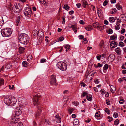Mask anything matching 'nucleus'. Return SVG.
Returning a JSON list of instances; mask_svg holds the SVG:
<instances>
[{"instance_id": "f257e3e1", "label": "nucleus", "mask_w": 126, "mask_h": 126, "mask_svg": "<svg viewBox=\"0 0 126 126\" xmlns=\"http://www.w3.org/2000/svg\"><path fill=\"white\" fill-rule=\"evenodd\" d=\"M4 101L6 105L11 106H14L17 102L16 99L15 98L10 97L5 98Z\"/></svg>"}, {"instance_id": "f03ea898", "label": "nucleus", "mask_w": 126, "mask_h": 126, "mask_svg": "<svg viewBox=\"0 0 126 126\" xmlns=\"http://www.w3.org/2000/svg\"><path fill=\"white\" fill-rule=\"evenodd\" d=\"M19 39L20 42L24 44H27L29 41V37L25 34H22L19 36Z\"/></svg>"}, {"instance_id": "7ed1b4c3", "label": "nucleus", "mask_w": 126, "mask_h": 126, "mask_svg": "<svg viewBox=\"0 0 126 126\" xmlns=\"http://www.w3.org/2000/svg\"><path fill=\"white\" fill-rule=\"evenodd\" d=\"M1 32L2 35L3 37L10 36L12 32L10 29L7 28L2 29Z\"/></svg>"}, {"instance_id": "20e7f679", "label": "nucleus", "mask_w": 126, "mask_h": 126, "mask_svg": "<svg viewBox=\"0 0 126 126\" xmlns=\"http://www.w3.org/2000/svg\"><path fill=\"white\" fill-rule=\"evenodd\" d=\"M57 66L58 68L62 71H65L67 68L66 64L62 62H58L57 64Z\"/></svg>"}, {"instance_id": "39448f33", "label": "nucleus", "mask_w": 126, "mask_h": 126, "mask_svg": "<svg viewBox=\"0 0 126 126\" xmlns=\"http://www.w3.org/2000/svg\"><path fill=\"white\" fill-rule=\"evenodd\" d=\"M41 99V96L40 95L36 94L33 97V103L34 105L39 104Z\"/></svg>"}, {"instance_id": "423d86ee", "label": "nucleus", "mask_w": 126, "mask_h": 126, "mask_svg": "<svg viewBox=\"0 0 126 126\" xmlns=\"http://www.w3.org/2000/svg\"><path fill=\"white\" fill-rule=\"evenodd\" d=\"M24 13L25 15L29 17L31 16L32 14V11L31 9L30 8L26 7L24 10Z\"/></svg>"}, {"instance_id": "0eeeda50", "label": "nucleus", "mask_w": 126, "mask_h": 126, "mask_svg": "<svg viewBox=\"0 0 126 126\" xmlns=\"http://www.w3.org/2000/svg\"><path fill=\"white\" fill-rule=\"evenodd\" d=\"M12 10H15L17 12L19 13L21 11L20 5L19 4H15L12 7Z\"/></svg>"}, {"instance_id": "6e6552de", "label": "nucleus", "mask_w": 126, "mask_h": 126, "mask_svg": "<svg viewBox=\"0 0 126 126\" xmlns=\"http://www.w3.org/2000/svg\"><path fill=\"white\" fill-rule=\"evenodd\" d=\"M93 26L95 28H97L98 30H101L103 29L104 27L102 26L101 24H100L99 23L96 22L94 23L93 24Z\"/></svg>"}, {"instance_id": "1a4fd4ad", "label": "nucleus", "mask_w": 126, "mask_h": 126, "mask_svg": "<svg viewBox=\"0 0 126 126\" xmlns=\"http://www.w3.org/2000/svg\"><path fill=\"white\" fill-rule=\"evenodd\" d=\"M56 76L54 75H52L51 76L50 79V84L52 85H55L56 83Z\"/></svg>"}, {"instance_id": "9d476101", "label": "nucleus", "mask_w": 126, "mask_h": 126, "mask_svg": "<svg viewBox=\"0 0 126 126\" xmlns=\"http://www.w3.org/2000/svg\"><path fill=\"white\" fill-rule=\"evenodd\" d=\"M42 109L41 107V106H39L38 108L37 111L36 112L35 114V116L37 117L39 116L41 112Z\"/></svg>"}, {"instance_id": "9b49d317", "label": "nucleus", "mask_w": 126, "mask_h": 126, "mask_svg": "<svg viewBox=\"0 0 126 126\" xmlns=\"http://www.w3.org/2000/svg\"><path fill=\"white\" fill-rule=\"evenodd\" d=\"M19 118H18L17 117L16 118V116H15L12 119L11 121L14 123H16L18 122L19 120Z\"/></svg>"}, {"instance_id": "f8f14e48", "label": "nucleus", "mask_w": 126, "mask_h": 126, "mask_svg": "<svg viewBox=\"0 0 126 126\" xmlns=\"http://www.w3.org/2000/svg\"><path fill=\"white\" fill-rule=\"evenodd\" d=\"M108 58L110 60L113 61L115 59V55L112 54H111L109 56Z\"/></svg>"}, {"instance_id": "ddd939ff", "label": "nucleus", "mask_w": 126, "mask_h": 126, "mask_svg": "<svg viewBox=\"0 0 126 126\" xmlns=\"http://www.w3.org/2000/svg\"><path fill=\"white\" fill-rule=\"evenodd\" d=\"M82 6L84 8L86 7V5H87L88 3L86 0H82Z\"/></svg>"}, {"instance_id": "4468645a", "label": "nucleus", "mask_w": 126, "mask_h": 126, "mask_svg": "<svg viewBox=\"0 0 126 126\" xmlns=\"http://www.w3.org/2000/svg\"><path fill=\"white\" fill-rule=\"evenodd\" d=\"M20 20L19 17H17L16 19V26H18V24Z\"/></svg>"}, {"instance_id": "2eb2a0df", "label": "nucleus", "mask_w": 126, "mask_h": 126, "mask_svg": "<svg viewBox=\"0 0 126 126\" xmlns=\"http://www.w3.org/2000/svg\"><path fill=\"white\" fill-rule=\"evenodd\" d=\"M120 17H121V20L123 21L124 22H126V17L124 15H121L120 16Z\"/></svg>"}, {"instance_id": "dca6fc26", "label": "nucleus", "mask_w": 126, "mask_h": 126, "mask_svg": "<svg viewBox=\"0 0 126 126\" xmlns=\"http://www.w3.org/2000/svg\"><path fill=\"white\" fill-rule=\"evenodd\" d=\"M33 33L35 36H36L37 35L39 36V32L37 30H34L33 32Z\"/></svg>"}, {"instance_id": "f3484780", "label": "nucleus", "mask_w": 126, "mask_h": 126, "mask_svg": "<svg viewBox=\"0 0 126 126\" xmlns=\"http://www.w3.org/2000/svg\"><path fill=\"white\" fill-rule=\"evenodd\" d=\"M110 90L112 93H114L116 89L113 85H111L110 87Z\"/></svg>"}, {"instance_id": "a211bd4d", "label": "nucleus", "mask_w": 126, "mask_h": 126, "mask_svg": "<svg viewBox=\"0 0 126 126\" xmlns=\"http://www.w3.org/2000/svg\"><path fill=\"white\" fill-rule=\"evenodd\" d=\"M93 29L92 26L91 25H88L85 27V29L88 31H90Z\"/></svg>"}, {"instance_id": "6ab92c4d", "label": "nucleus", "mask_w": 126, "mask_h": 126, "mask_svg": "<svg viewBox=\"0 0 126 126\" xmlns=\"http://www.w3.org/2000/svg\"><path fill=\"white\" fill-rule=\"evenodd\" d=\"M115 52L118 55H120L121 54L120 49L119 47L117 48L116 49Z\"/></svg>"}, {"instance_id": "aec40b11", "label": "nucleus", "mask_w": 126, "mask_h": 126, "mask_svg": "<svg viewBox=\"0 0 126 126\" xmlns=\"http://www.w3.org/2000/svg\"><path fill=\"white\" fill-rule=\"evenodd\" d=\"M86 99L88 100L91 101L92 99V96L90 95H88L86 97Z\"/></svg>"}, {"instance_id": "412c9836", "label": "nucleus", "mask_w": 126, "mask_h": 126, "mask_svg": "<svg viewBox=\"0 0 126 126\" xmlns=\"http://www.w3.org/2000/svg\"><path fill=\"white\" fill-rule=\"evenodd\" d=\"M79 123V121L78 119H74L73 121V124L75 125H78Z\"/></svg>"}, {"instance_id": "4be33fe9", "label": "nucleus", "mask_w": 126, "mask_h": 126, "mask_svg": "<svg viewBox=\"0 0 126 126\" xmlns=\"http://www.w3.org/2000/svg\"><path fill=\"white\" fill-rule=\"evenodd\" d=\"M21 113V111L20 110H17L16 111L15 114L17 116L20 115Z\"/></svg>"}, {"instance_id": "5701e85b", "label": "nucleus", "mask_w": 126, "mask_h": 126, "mask_svg": "<svg viewBox=\"0 0 126 126\" xmlns=\"http://www.w3.org/2000/svg\"><path fill=\"white\" fill-rule=\"evenodd\" d=\"M70 47L69 45L68 44L65 45L64 48L66 49V51L67 52L70 49Z\"/></svg>"}, {"instance_id": "b1692460", "label": "nucleus", "mask_w": 126, "mask_h": 126, "mask_svg": "<svg viewBox=\"0 0 126 126\" xmlns=\"http://www.w3.org/2000/svg\"><path fill=\"white\" fill-rule=\"evenodd\" d=\"M109 21L110 22H113L115 21V19L113 17H110L109 18Z\"/></svg>"}, {"instance_id": "393cba45", "label": "nucleus", "mask_w": 126, "mask_h": 126, "mask_svg": "<svg viewBox=\"0 0 126 126\" xmlns=\"http://www.w3.org/2000/svg\"><path fill=\"white\" fill-rule=\"evenodd\" d=\"M88 93L87 91H86L83 92L81 95V97H84L87 95Z\"/></svg>"}, {"instance_id": "a878e982", "label": "nucleus", "mask_w": 126, "mask_h": 126, "mask_svg": "<svg viewBox=\"0 0 126 126\" xmlns=\"http://www.w3.org/2000/svg\"><path fill=\"white\" fill-rule=\"evenodd\" d=\"M63 8L65 9L68 11L69 10L70 7L69 6L68 4H65Z\"/></svg>"}, {"instance_id": "bb28decb", "label": "nucleus", "mask_w": 126, "mask_h": 126, "mask_svg": "<svg viewBox=\"0 0 126 126\" xmlns=\"http://www.w3.org/2000/svg\"><path fill=\"white\" fill-rule=\"evenodd\" d=\"M24 48L21 47H20L19 48V51L20 52H22L24 51Z\"/></svg>"}, {"instance_id": "cd10ccee", "label": "nucleus", "mask_w": 126, "mask_h": 126, "mask_svg": "<svg viewBox=\"0 0 126 126\" xmlns=\"http://www.w3.org/2000/svg\"><path fill=\"white\" fill-rule=\"evenodd\" d=\"M32 56L31 55H29L27 57V60L28 61L32 59Z\"/></svg>"}, {"instance_id": "c85d7f7f", "label": "nucleus", "mask_w": 126, "mask_h": 126, "mask_svg": "<svg viewBox=\"0 0 126 126\" xmlns=\"http://www.w3.org/2000/svg\"><path fill=\"white\" fill-rule=\"evenodd\" d=\"M22 63L23 66L24 67H26L27 65V63L26 61H23Z\"/></svg>"}, {"instance_id": "c756f323", "label": "nucleus", "mask_w": 126, "mask_h": 126, "mask_svg": "<svg viewBox=\"0 0 126 126\" xmlns=\"http://www.w3.org/2000/svg\"><path fill=\"white\" fill-rule=\"evenodd\" d=\"M6 68L7 69H10L11 67V65L10 63L7 64L6 65Z\"/></svg>"}, {"instance_id": "7c9ffc66", "label": "nucleus", "mask_w": 126, "mask_h": 126, "mask_svg": "<svg viewBox=\"0 0 126 126\" xmlns=\"http://www.w3.org/2000/svg\"><path fill=\"white\" fill-rule=\"evenodd\" d=\"M108 68V66L107 64H105L103 68V70L104 71V70H106Z\"/></svg>"}, {"instance_id": "2f4dec72", "label": "nucleus", "mask_w": 126, "mask_h": 126, "mask_svg": "<svg viewBox=\"0 0 126 126\" xmlns=\"http://www.w3.org/2000/svg\"><path fill=\"white\" fill-rule=\"evenodd\" d=\"M105 111L107 114H110V110L108 109L107 108H105Z\"/></svg>"}, {"instance_id": "473e14b6", "label": "nucleus", "mask_w": 126, "mask_h": 126, "mask_svg": "<svg viewBox=\"0 0 126 126\" xmlns=\"http://www.w3.org/2000/svg\"><path fill=\"white\" fill-rule=\"evenodd\" d=\"M74 109H71L70 108H68V110L69 113L70 114H71L72 113V112L74 111Z\"/></svg>"}, {"instance_id": "72a5a7b5", "label": "nucleus", "mask_w": 126, "mask_h": 126, "mask_svg": "<svg viewBox=\"0 0 126 126\" xmlns=\"http://www.w3.org/2000/svg\"><path fill=\"white\" fill-rule=\"evenodd\" d=\"M4 23L3 20L2 16H0V24Z\"/></svg>"}, {"instance_id": "f704fd0d", "label": "nucleus", "mask_w": 126, "mask_h": 126, "mask_svg": "<svg viewBox=\"0 0 126 126\" xmlns=\"http://www.w3.org/2000/svg\"><path fill=\"white\" fill-rule=\"evenodd\" d=\"M116 9L114 8L111 11H110V13L111 14H114L116 13Z\"/></svg>"}, {"instance_id": "c9c22d12", "label": "nucleus", "mask_w": 126, "mask_h": 126, "mask_svg": "<svg viewBox=\"0 0 126 126\" xmlns=\"http://www.w3.org/2000/svg\"><path fill=\"white\" fill-rule=\"evenodd\" d=\"M113 31L111 29H109L107 31L108 33L110 34H112L113 33Z\"/></svg>"}, {"instance_id": "e433bc0d", "label": "nucleus", "mask_w": 126, "mask_h": 126, "mask_svg": "<svg viewBox=\"0 0 126 126\" xmlns=\"http://www.w3.org/2000/svg\"><path fill=\"white\" fill-rule=\"evenodd\" d=\"M117 36H115L114 35H113L111 36L110 39L111 40H114V39L116 40L117 39Z\"/></svg>"}, {"instance_id": "4c0bfd02", "label": "nucleus", "mask_w": 126, "mask_h": 126, "mask_svg": "<svg viewBox=\"0 0 126 126\" xmlns=\"http://www.w3.org/2000/svg\"><path fill=\"white\" fill-rule=\"evenodd\" d=\"M119 46H120L122 47L124 46V44L123 42L121 41L119 43Z\"/></svg>"}, {"instance_id": "58836bf2", "label": "nucleus", "mask_w": 126, "mask_h": 126, "mask_svg": "<svg viewBox=\"0 0 126 126\" xmlns=\"http://www.w3.org/2000/svg\"><path fill=\"white\" fill-rule=\"evenodd\" d=\"M116 7L117 9L119 10L121 9L122 8L121 6H120L119 4H117L116 5Z\"/></svg>"}, {"instance_id": "ea45409f", "label": "nucleus", "mask_w": 126, "mask_h": 126, "mask_svg": "<svg viewBox=\"0 0 126 126\" xmlns=\"http://www.w3.org/2000/svg\"><path fill=\"white\" fill-rule=\"evenodd\" d=\"M117 46V45H116H116H112L111 44H110V47L112 48H114L115 47H116Z\"/></svg>"}, {"instance_id": "a19ab883", "label": "nucleus", "mask_w": 126, "mask_h": 126, "mask_svg": "<svg viewBox=\"0 0 126 126\" xmlns=\"http://www.w3.org/2000/svg\"><path fill=\"white\" fill-rule=\"evenodd\" d=\"M119 123V120L118 119H116L114 122V124L115 125H117Z\"/></svg>"}, {"instance_id": "79ce46f5", "label": "nucleus", "mask_w": 126, "mask_h": 126, "mask_svg": "<svg viewBox=\"0 0 126 126\" xmlns=\"http://www.w3.org/2000/svg\"><path fill=\"white\" fill-rule=\"evenodd\" d=\"M71 27L72 28V29L74 31L76 29V25H72L71 26Z\"/></svg>"}, {"instance_id": "37998d69", "label": "nucleus", "mask_w": 126, "mask_h": 126, "mask_svg": "<svg viewBox=\"0 0 126 126\" xmlns=\"http://www.w3.org/2000/svg\"><path fill=\"white\" fill-rule=\"evenodd\" d=\"M108 2V0H105L103 2V4L104 6H106Z\"/></svg>"}, {"instance_id": "c03bdc74", "label": "nucleus", "mask_w": 126, "mask_h": 126, "mask_svg": "<svg viewBox=\"0 0 126 126\" xmlns=\"http://www.w3.org/2000/svg\"><path fill=\"white\" fill-rule=\"evenodd\" d=\"M65 16H63L62 18L63 21L62 22V23L63 24H64L65 22Z\"/></svg>"}, {"instance_id": "a18cd8bd", "label": "nucleus", "mask_w": 126, "mask_h": 126, "mask_svg": "<svg viewBox=\"0 0 126 126\" xmlns=\"http://www.w3.org/2000/svg\"><path fill=\"white\" fill-rule=\"evenodd\" d=\"M110 44H111L112 45L113 44L114 45H116H116H118V43H117L116 42H115L114 41H112L110 43Z\"/></svg>"}, {"instance_id": "49530a36", "label": "nucleus", "mask_w": 126, "mask_h": 126, "mask_svg": "<svg viewBox=\"0 0 126 126\" xmlns=\"http://www.w3.org/2000/svg\"><path fill=\"white\" fill-rule=\"evenodd\" d=\"M46 60L45 59H42L41 60L40 62L41 63H44V62H46Z\"/></svg>"}, {"instance_id": "de8ad7c7", "label": "nucleus", "mask_w": 126, "mask_h": 126, "mask_svg": "<svg viewBox=\"0 0 126 126\" xmlns=\"http://www.w3.org/2000/svg\"><path fill=\"white\" fill-rule=\"evenodd\" d=\"M93 73H90L89 74V77H90L89 79L91 80L92 79L93 76H92Z\"/></svg>"}, {"instance_id": "09e8293b", "label": "nucleus", "mask_w": 126, "mask_h": 126, "mask_svg": "<svg viewBox=\"0 0 126 126\" xmlns=\"http://www.w3.org/2000/svg\"><path fill=\"white\" fill-rule=\"evenodd\" d=\"M9 88L10 89H12L13 90L15 89V88L14 85H12V86L10 85H9Z\"/></svg>"}, {"instance_id": "8fccbe9b", "label": "nucleus", "mask_w": 126, "mask_h": 126, "mask_svg": "<svg viewBox=\"0 0 126 126\" xmlns=\"http://www.w3.org/2000/svg\"><path fill=\"white\" fill-rule=\"evenodd\" d=\"M124 79L123 78H119L118 79L119 82H122L123 80H124V79Z\"/></svg>"}, {"instance_id": "3c124183", "label": "nucleus", "mask_w": 126, "mask_h": 126, "mask_svg": "<svg viewBox=\"0 0 126 126\" xmlns=\"http://www.w3.org/2000/svg\"><path fill=\"white\" fill-rule=\"evenodd\" d=\"M64 38L63 37H60L59 38V40L60 41H61L64 40Z\"/></svg>"}, {"instance_id": "603ef678", "label": "nucleus", "mask_w": 126, "mask_h": 126, "mask_svg": "<svg viewBox=\"0 0 126 126\" xmlns=\"http://www.w3.org/2000/svg\"><path fill=\"white\" fill-rule=\"evenodd\" d=\"M68 79L69 82H70L71 81L73 80V79L71 77H69L68 78Z\"/></svg>"}, {"instance_id": "864d4df0", "label": "nucleus", "mask_w": 126, "mask_h": 126, "mask_svg": "<svg viewBox=\"0 0 126 126\" xmlns=\"http://www.w3.org/2000/svg\"><path fill=\"white\" fill-rule=\"evenodd\" d=\"M118 114L116 113L115 112L113 114V117L115 118H117L118 117Z\"/></svg>"}, {"instance_id": "5fc2aeb1", "label": "nucleus", "mask_w": 126, "mask_h": 126, "mask_svg": "<svg viewBox=\"0 0 126 126\" xmlns=\"http://www.w3.org/2000/svg\"><path fill=\"white\" fill-rule=\"evenodd\" d=\"M124 102V100L123 99H121L119 101V103L120 104H122Z\"/></svg>"}, {"instance_id": "6e6d98bb", "label": "nucleus", "mask_w": 126, "mask_h": 126, "mask_svg": "<svg viewBox=\"0 0 126 126\" xmlns=\"http://www.w3.org/2000/svg\"><path fill=\"white\" fill-rule=\"evenodd\" d=\"M106 102L107 105H109L110 104V102L109 100H106Z\"/></svg>"}, {"instance_id": "4d7b16f0", "label": "nucleus", "mask_w": 126, "mask_h": 126, "mask_svg": "<svg viewBox=\"0 0 126 126\" xmlns=\"http://www.w3.org/2000/svg\"><path fill=\"white\" fill-rule=\"evenodd\" d=\"M117 26H115V29L116 30H118L119 29V25H117Z\"/></svg>"}, {"instance_id": "13d9d810", "label": "nucleus", "mask_w": 126, "mask_h": 126, "mask_svg": "<svg viewBox=\"0 0 126 126\" xmlns=\"http://www.w3.org/2000/svg\"><path fill=\"white\" fill-rule=\"evenodd\" d=\"M78 37L79 39H82L84 38V36L82 35H79Z\"/></svg>"}, {"instance_id": "bf43d9fd", "label": "nucleus", "mask_w": 126, "mask_h": 126, "mask_svg": "<svg viewBox=\"0 0 126 126\" xmlns=\"http://www.w3.org/2000/svg\"><path fill=\"white\" fill-rule=\"evenodd\" d=\"M89 72L88 71H87L85 74V76L86 77V78H88L89 76Z\"/></svg>"}, {"instance_id": "052dcab7", "label": "nucleus", "mask_w": 126, "mask_h": 126, "mask_svg": "<svg viewBox=\"0 0 126 126\" xmlns=\"http://www.w3.org/2000/svg\"><path fill=\"white\" fill-rule=\"evenodd\" d=\"M100 91L101 92L102 94H105V90L104 89H102Z\"/></svg>"}, {"instance_id": "680f3d73", "label": "nucleus", "mask_w": 126, "mask_h": 126, "mask_svg": "<svg viewBox=\"0 0 126 126\" xmlns=\"http://www.w3.org/2000/svg\"><path fill=\"white\" fill-rule=\"evenodd\" d=\"M3 80H1L0 81V86L3 84Z\"/></svg>"}, {"instance_id": "e2e57ef3", "label": "nucleus", "mask_w": 126, "mask_h": 126, "mask_svg": "<svg viewBox=\"0 0 126 126\" xmlns=\"http://www.w3.org/2000/svg\"><path fill=\"white\" fill-rule=\"evenodd\" d=\"M101 56V55L97 56L96 57L97 59L98 60H100V58Z\"/></svg>"}, {"instance_id": "0e129e2a", "label": "nucleus", "mask_w": 126, "mask_h": 126, "mask_svg": "<svg viewBox=\"0 0 126 126\" xmlns=\"http://www.w3.org/2000/svg\"><path fill=\"white\" fill-rule=\"evenodd\" d=\"M87 39L85 38L83 39V42H84L85 44H86L87 42Z\"/></svg>"}, {"instance_id": "69168bd1", "label": "nucleus", "mask_w": 126, "mask_h": 126, "mask_svg": "<svg viewBox=\"0 0 126 126\" xmlns=\"http://www.w3.org/2000/svg\"><path fill=\"white\" fill-rule=\"evenodd\" d=\"M103 44V41H101L99 44V45L100 47V48H101L102 47Z\"/></svg>"}, {"instance_id": "338daca9", "label": "nucleus", "mask_w": 126, "mask_h": 126, "mask_svg": "<svg viewBox=\"0 0 126 126\" xmlns=\"http://www.w3.org/2000/svg\"><path fill=\"white\" fill-rule=\"evenodd\" d=\"M125 29L123 28L121 31V33L122 34L124 33L125 32Z\"/></svg>"}, {"instance_id": "774afa93", "label": "nucleus", "mask_w": 126, "mask_h": 126, "mask_svg": "<svg viewBox=\"0 0 126 126\" xmlns=\"http://www.w3.org/2000/svg\"><path fill=\"white\" fill-rule=\"evenodd\" d=\"M23 125V124L21 122H19L18 124V126H22Z\"/></svg>"}]
</instances>
